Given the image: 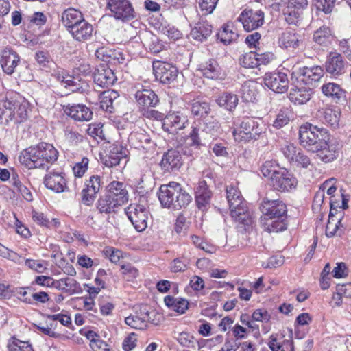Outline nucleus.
<instances>
[{
  "instance_id": "1",
  "label": "nucleus",
  "mask_w": 351,
  "mask_h": 351,
  "mask_svg": "<svg viewBox=\"0 0 351 351\" xmlns=\"http://www.w3.org/2000/svg\"><path fill=\"white\" fill-rule=\"evenodd\" d=\"M158 199L163 207L178 210L187 206L192 197L179 183L171 182L160 187Z\"/></svg>"
},
{
  "instance_id": "2",
  "label": "nucleus",
  "mask_w": 351,
  "mask_h": 351,
  "mask_svg": "<svg viewBox=\"0 0 351 351\" xmlns=\"http://www.w3.org/2000/svg\"><path fill=\"white\" fill-rule=\"evenodd\" d=\"M328 136L326 129L308 123L302 125L299 130L300 143L309 152L317 150L319 145Z\"/></svg>"
},
{
  "instance_id": "3",
  "label": "nucleus",
  "mask_w": 351,
  "mask_h": 351,
  "mask_svg": "<svg viewBox=\"0 0 351 351\" xmlns=\"http://www.w3.org/2000/svg\"><path fill=\"white\" fill-rule=\"evenodd\" d=\"M27 117V104L19 101L6 99L0 101V120L8 124L13 121L19 123Z\"/></svg>"
},
{
  "instance_id": "4",
  "label": "nucleus",
  "mask_w": 351,
  "mask_h": 351,
  "mask_svg": "<svg viewBox=\"0 0 351 351\" xmlns=\"http://www.w3.org/2000/svg\"><path fill=\"white\" fill-rule=\"evenodd\" d=\"M107 8L117 20L125 21L135 17L134 10L129 0H107Z\"/></svg>"
},
{
  "instance_id": "5",
  "label": "nucleus",
  "mask_w": 351,
  "mask_h": 351,
  "mask_svg": "<svg viewBox=\"0 0 351 351\" xmlns=\"http://www.w3.org/2000/svg\"><path fill=\"white\" fill-rule=\"evenodd\" d=\"M126 213L137 231L142 232L146 229L149 219V211L144 206L131 204L128 207Z\"/></svg>"
},
{
  "instance_id": "6",
  "label": "nucleus",
  "mask_w": 351,
  "mask_h": 351,
  "mask_svg": "<svg viewBox=\"0 0 351 351\" xmlns=\"http://www.w3.org/2000/svg\"><path fill=\"white\" fill-rule=\"evenodd\" d=\"M297 184L298 180L293 174L285 169L274 172L271 177V184L278 191H289L295 189Z\"/></svg>"
},
{
  "instance_id": "7",
  "label": "nucleus",
  "mask_w": 351,
  "mask_h": 351,
  "mask_svg": "<svg viewBox=\"0 0 351 351\" xmlns=\"http://www.w3.org/2000/svg\"><path fill=\"white\" fill-rule=\"evenodd\" d=\"M152 67L156 79L162 84H171L176 81L178 77V69L168 62L154 61Z\"/></svg>"
},
{
  "instance_id": "8",
  "label": "nucleus",
  "mask_w": 351,
  "mask_h": 351,
  "mask_svg": "<svg viewBox=\"0 0 351 351\" xmlns=\"http://www.w3.org/2000/svg\"><path fill=\"white\" fill-rule=\"evenodd\" d=\"M128 143L134 148L143 149L146 152L154 151L156 147L149 135L141 128L134 130L130 134Z\"/></svg>"
},
{
  "instance_id": "9",
  "label": "nucleus",
  "mask_w": 351,
  "mask_h": 351,
  "mask_svg": "<svg viewBox=\"0 0 351 351\" xmlns=\"http://www.w3.org/2000/svg\"><path fill=\"white\" fill-rule=\"evenodd\" d=\"M237 20L242 23L245 31L250 32L263 24L264 13L261 10H244Z\"/></svg>"
},
{
  "instance_id": "10",
  "label": "nucleus",
  "mask_w": 351,
  "mask_h": 351,
  "mask_svg": "<svg viewBox=\"0 0 351 351\" xmlns=\"http://www.w3.org/2000/svg\"><path fill=\"white\" fill-rule=\"evenodd\" d=\"M262 213L268 218L284 217L287 215V206L280 199H269L265 197L261 204Z\"/></svg>"
},
{
  "instance_id": "11",
  "label": "nucleus",
  "mask_w": 351,
  "mask_h": 351,
  "mask_svg": "<svg viewBox=\"0 0 351 351\" xmlns=\"http://www.w3.org/2000/svg\"><path fill=\"white\" fill-rule=\"evenodd\" d=\"M264 84L274 92L283 93L288 89L289 80L284 73H269L265 75Z\"/></svg>"
},
{
  "instance_id": "12",
  "label": "nucleus",
  "mask_w": 351,
  "mask_h": 351,
  "mask_svg": "<svg viewBox=\"0 0 351 351\" xmlns=\"http://www.w3.org/2000/svg\"><path fill=\"white\" fill-rule=\"evenodd\" d=\"M326 73L338 77L346 73V64L343 56L337 52L330 53L325 62Z\"/></svg>"
},
{
  "instance_id": "13",
  "label": "nucleus",
  "mask_w": 351,
  "mask_h": 351,
  "mask_svg": "<svg viewBox=\"0 0 351 351\" xmlns=\"http://www.w3.org/2000/svg\"><path fill=\"white\" fill-rule=\"evenodd\" d=\"M38 145L23 150L19 156L20 162L28 169H45L44 160H41Z\"/></svg>"
},
{
  "instance_id": "14",
  "label": "nucleus",
  "mask_w": 351,
  "mask_h": 351,
  "mask_svg": "<svg viewBox=\"0 0 351 351\" xmlns=\"http://www.w3.org/2000/svg\"><path fill=\"white\" fill-rule=\"evenodd\" d=\"M156 315L154 311L149 312L144 308L141 311L140 315H130L125 319L127 325L135 329L143 330L147 327V323L151 322L155 325L158 324L159 320L152 317V315Z\"/></svg>"
},
{
  "instance_id": "15",
  "label": "nucleus",
  "mask_w": 351,
  "mask_h": 351,
  "mask_svg": "<svg viewBox=\"0 0 351 351\" xmlns=\"http://www.w3.org/2000/svg\"><path fill=\"white\" fill-rule=\"evenodd\" d=\"M188 123L187 117L180 112L167 115L163 119L162 128L169 134H176Z\"/></svg>"
},
{
  "instance_id": "16",
  "label": "nucleus",
  "mask_w": 351,
  "mask_h": 351,
  "mask_svg": "<svg viewBox=\"0 0 351 351\" xmlns=\"http://www.w3.org/2000/svg\"><path fill=\"white\" fill-rule=\"evenodd\" d=\"M94 82L100 88H108L114 84L117 77L114 71L106 64H99L94 73Z\"/></svg>"
},
{
  "instance_id": "17",
  "label": "nucleus",
  "mask_w": 351,
  "mask_h": 351,
  "mask_svg": "<svg viewBox=\"0 0 351 351\" xmlns=\"http://www.w3.org/2000/svg\"><path fill=\"white\" fill-rule=\"evenodd\" d=\"M20 62V57L11 47H5L0 52V64L3 71L12 75Z\"/></svg>"
},
{
  "instance_id": "18",
  "label": "nucleus",
  "mask_w": 351,
  "mask_h": 351,
  "mask_svg": "<svg viewBox=\"0 0 351 351\" xmlns=\"http://www.w3.org/2000/svg\"><path fill=\"white\" fill-rule=\"evenodd\" d=\"M101 189V178L99 176H90L85 182L82 191V201L84 204L90 205L94 202L96 195Z\"/></svg>"
},
{
  "instance_id": "19",
  "label": "nucleus",
  "mask_w": 351,
  "mask_h": 351,
  "mask_svg": "<svg viewBox=\"0 0 351 351\" xmlns=\"http://www.w3.org/2000/svg\"><path fill=\"white\" fill-rule=\"evenodd\" d=\"M299 80L306 85L312 86L313 83L318 82L324 75V71L319 66L312 67L304 66L295 70Z\"/></svg>"
},
{
  "instance_id": "20",
  "label": "nucleus",
  "mask_w": 351,
  "mask_h": 351,
  "mask_svg": "<svg viewBox=\"0 0 351 351\" xmlns=\"http://www.w3.org/2000/svg\"><path fill=\"white\" fill-rule=\"evenodd\" d=\"M64 112L72 119L79 121H88L92 118L90 110L83 104H67L63 106Z\"/></svg>"
},
{
  "instance_id": "21",
  "label": "nucleus",
  "mask_w": 351,
  "mask_h": 351,
  "mask_svg": "<svg viewBox=\"0 0 351 351\" xmlns=\"http://www.w3.org/2000/svg\"><path fill=\"white\" fill-rule=\"evenodd\" d=\"M323 94L329 97L337 104L343 103L346 101V92L339 84L328 82L322 86Z\"/></svg>"
},
{
  "instance_id": "22",
  "label": "nucleus",
  "mask_w": 351,
  "mask_h": 351,
  "mask_svg": "<svg viewBox=\"0 0 351 351\" xmlns=\"http://www.w3.org/2000/svg\"><path fill=\"white\" fill-rule=\"evenodd\" d=\"M182 165V156L179 151L169 149L162 156L160 165L165 171L178 169Z\"/></svg>"
},
{
  "instance_id": "23",
  "label": "nucleus",
  "mask_w": 351,
  "mask_h": 351,
  "mask_svg": "<svg viewBox=\"0 0 351 351\" xmlns=\"http://www.w3.org/2000/svg\"><path fill=\"white\" fill-rule=\"evenodd\" d=\"M44 184L56 193H62L67 189L65 178L62 173L56 172L47 174L44 178Z\"/></svg>"
},
{
  "instance_id": "24",
  "label": "nucleus",
  "mask_w": 351,
  "mask_h": 351,
  "mask_svg": "<svg viewBox=\"0 0 351 351\" xmlns=\"http://www.w3.org/2000/svg\"><path fill=\"white\" fill-rule=\"evenodd\" d=\"M107 194L120 206L128 201V191L121 182H110L107 186Z\"/></svg>"
},
{
  "instance_id": "25",
  "label": "nucleus",
  "mask_w": 351,
  "mask_h": 351,
  "mask_svg": "<svg viewBox=\"0 0 351 351\" xmlns=\"http://www.w3.org/2000/svg\"><path fill=\"white\" fill-rule=\"evenodd\" d=\"M138 104L143 109L156 106L159 103L157 95L151 89L142 88L135 93Z\"/></svg>"
},
{
  "instance_id": "26",
  "label": "nucleus",
  "mask_w": 351,
  "mask_h": 351,
  "mask_svg": "<svg viewBox=\"0 0 351 351\" xmlns=\"http://www.w3.org/2000/svg\"><path fill=\"white\" fill-rule=\"evenodd\" d=\"M232 218L244 226H250L252 223V214L246 206V203L243 200V204L235 208H229Z\"/></svg>"
},
{
  "instance_id": "27",
  "label": "nucleus",
  "mask_w": 351,
  "mask_h": 351,
  "mask_svg": "<svg viewBox=\"0 0 351 351\" xmlns=\"http://www.w3.org/2000/svg\"><path fill=\"white\" fill-rule=\"evenodd\" d=\"M93 32V25L84 19L69 30L73 38L80 42L89 39L92 36Z\"/></svg>"
},
{
  "instance_id": "28",
  "label": "nucleus",
  "mask_w": 351,
  "mask_h": 351,
  "mask_svg": "<svg viewBox=\"0 0 351 351\" xmlns=\"http://www.w3.org/2000/svg\"><path fill=\"white\" fill-rule=\"evenodd\" d=\"M312 88L309 86H295L290 90L289 98L295 104L302 105L308 102L312 97Z\"/></svg>"
},
{
  "instance_id": "29",
  "label": "nucleus",
  "mask_w": 351,
  "mask_h": 351,
  "mask_svg": "<svg viewBox=\"0 0 351 351\" xmlns=\"http://www.w3.org/2000/svg\"><path fill=\"white\" fill-rule=\"evenodd\" d=\"M301 43V36L292 30H285L278 38L279 46L284 49H295Z\"/></svg>"
},
{
  "instance_id": "30",
  "label": "nucleus",
  "mask_w": 351,
  "mask_h": 351,
  "mask_svg": "<svg viewBox=\"0 0 351 351\" xmlns=\"http://www.w3.org/2000/svg\"><path fill=\"white\" fill-rule=\"evenodd\" d=\"M40 151L41 160H44L45 168H48L49 165L56 162L58 157V152L51 145L46 143H41L38 145Z\"/></svg>"
},
{
  "instance_id": "31",
  "label": "nucleus",
  "mask_w": 351,
  "mask_h": 351,
  "mask_svg": "<svg viewBox=\"0 0 351 351\" xmlns=\"http://www.w3.org/2000/svg\"><path fill=\"white\" fill-rule=\"evenodd\" d=\"M83 19H84L81 12L73 8L65 10L61 16L62 23L69 31Z\"/></svg>"
},
{
  "instance_id": "32",
  "label": "nucleus",
  "mask_w": 351,
  "mask_h": 351,
  "mask_svg": "<svg viewBox=\"0 0 351 351\" xmlns=\"http://www.w3.org/2000/svg\"><path fill=\"white\" fill-rule=\"evenodd\" d=\"M53 287L71 295L80 293L82 291L80 283L75 279L70 277L58 280H54Z\"/></svg>"
},
{
  "instance_id": "33",
  "label": "nucleus",
  "mask_w": 351,
  "mask_h": 351,
  "mask_svg": "<svg viewBox=\"0 0 351 351\" xmlns=\"http://www.w3.org/2000/svg\"><path fill=\"white\" fill-rule=\"evenodd\" d=\"M212 25L207 21L198 22L191 30L190 35L191 38L197 41L203 42L211 35Z\"/></svg>"
},
{
  "instance_id": "34",
  "label": "nucleus",
  "mask_w": 351,
  "mask_h": 351,
  "mask_svg": "<svg viewBox=\"0 0 351 351\" xmlns=\"http://www.w3.org/2000/svg\"><path fill=\"white\" fill-rule=\"evenodd\" d=\"M328 141L329 138H325L322 141L323 143H320L317 147V150L311 152L316 153L320 160L324 162H330L337 158V152L328 145Z\"/></svg>"
},
{
  "instance_id": "35",
  "label": "nucleus",
  "mask_w": 351,
  "mask_h": 351,
  "mask_svg": "<svg viewBox=\"0 0 351 351\" xmlns=\"http://www.w3.org/2000/svg\"><path fill=\"white\" fill-rule=\"evenodd\" d=\"M210 198L211 191L208 189L206 181L200 182L195 191V199L198 208L206 207L210 203Z\"/></svg>"
},
{
  "instance_id": "36",
  "label": "nucleus",
  "mask_w": 351,
  "mask_h": 351,
  "mask_svg": "<svg viewBox=\"0 0 351 351\" xmlns=\"http://www.w3.org/2000/svg\"><path fill=\"white\" fill-rule=\"evenodd\" d=\"M256 121V120L250 117L244 118L239 125V133H237L235 130L232 132L234 139L236 141H242L243 138L244 141H248V136L250 135L251 132L254 128Z\"/></svg>"
},
{
  "instance_id": "37",
  "label": "nucleus",
  "mask_w": 351,
  "mask_h": 351,
  "mask_svg": "<svg viewBox=\"0 0 351 351\" xmlns=\"http://www.w3.org/2000/svg\"><path fill=\"white\" fill-rule=\"evenodd\" d=\"M119 96V93L114 90L109 89L102 92L99 96L101 108L106 111L112 112L114 109V103L116 102Z\"/></svg>"
},
{
  "instance_id": "38",
  "label": "nucleus",
  "mask_w": 351,
  "mask_h": 351,
  "mask_svg": "<svg viewBox=\"0 0 351 351\" xmlns=\"http://www.w3.org/2000/svg\"><path fill=\"white\" fill-rule=\"evenodd\" d=\"M217 104L227 110L232 111L238 105L239 99L236 94L224 92L221 93L216 99Z\"/></svg>"
},
{
  "instance_id": "39",
  "label": "nucleus",
  "mask_w": 351,
  "mask_h": 351,
  "mask_svg": "<svg viewBox=\"0 0 351 351\" xmlns=\"http://www.w3.org/2000/svg\"><path fill=\"white\" fill-rule=\"evenodd\" d=\"M200 66V70L206 77L212 80L221 77V68L216 60H210L204 64H202Z\"/></svg>"
},
{
  "instance_id": "40",
  "label": "nucleus",
  "mask_w": 351,
  "mask_h": 351,
  "mask_svg": "<svg viewBox=\"0 0 351 351\" xmlns=\"http://www.w3.org/2000/svg\"><path fill=\"white\" fill-rule=\"evenodd\" d=\"M287 215L284 217L268 218L265 223V230L269 232H278L287 228Z\"/></svg>"
},
{
  "instance_id": "41",
  "label": "nucleus",
  "mask_w": 351,
  "mask_h": 351,
  "mask_svg": "<svg viewBox=\"0 0 351 351\" xmlns=\"http://www.w3.org/2000/svg\"><path fill=\"white\" fill-rule=\"evenodd\" d=\"M164 302L168 307L180 314L184 313L189 307V302L186 300L175 298L171 295L166 296L164 299Z\"/></svg>"
},
{
  "instance_id": "42",
  "label": "nucleus",
  "mask_w": 351,
  "mask_h": 351,
  "mask_svg": "<svg viewBox=\"0 0 351 351\" xmlns=\"http://www.w3.org/2000/svg\"><path fill=\"white\" fill-rule=\"evenodd\" d=\"M220 132V125L218 121L213 118H209L204 121L202 128L203 138L216 136Z\"/></svg>"
},
{
  "instance_id": "43",
  "label": "nucleus",
  "mask_w": 351,
  "mask_h": 351,
  "mask_svg": "<svg viewBox=\"0 0 351 351\" xmlns=\"http://www.w3.org/2000/svg\"><path fill=\"white\" fill-rule=\"evenodd\" d=\"M330 208L331 209L328 216V221L326 228V235L328 237L335 236L339 228V225L341 224V219L335 217L332 212V209L335 208V203L332 200L330 201Z\"/></svg>"
},
{
  "instance_id": "44",
  "label": "nucleus",
  "mask_w": 351,
  "mask_h": 351,
  "mask_svg": "<svg viewBox=\"0 0 351 351\" xmlns=\"http://www.w3.org/2000/svg\"><path fill=\"white\" fill-rule=\"evenodd\" d=\"M120 205L106 193L101 197L97 202V208L100 213H110L115 211V208Z\"/></svg>"
},
{
  "instance_id": "45",
  "label": "nucleus",
  "mask_w": 351,
  "mask_h": 351,
  "mask_svg": "<svg viewBox=\"0 0 351 351\" xmlns=\"http://www.w3.org/2000/svg\"><path fill=\"white\" fill-rule=\"evenodd\" d=\"M322 114L323 122L333 128L338 126L341 115L339 109L326 108Z\"/></svg>"
},
{
  "instance_id": "46",
  "label": "nucleus",
  "mask_w": 351,
  "mask_h": 351,
  "mask_svg": "<svg viewBox=\"0 0 351 351\" xmlns=\"http://www.w3.org/2000/svg\"><path fill=\"white\" fill-rule=\"evenodd\" d=\"M226 198L229 204V208H235L243 204V196L240 191L235 186L229 185L226 187Z\"/></svg>"
},
{
  "instance_id": "47",
  "label": "nucleus",
  "mask_w": 351,
  "mask_h": 351,
  "mask_svg": "<svg viewBox=\"0 0 351 351\" xmlns=\"http://www.w3.org/2000/svg\"><path fill=\"white\" fill-rule=\"evenodd\" d=\"M242 98L247 102H252L258 94L256 84L253 81L245 82L241 88Z\"/></svg>"
},
{
  "instance_id": "48",
  "label": "nucleus",
  "mask_w": 351,
  "mask_h": 351,
  "mask_svg": "<svg viewBox=\"0 0 351 351\" xmlns=\"http://www.w3.org/2000/svg\"><path fill=\"white\" fill-rule=\"evenodd\" d=\"M12 184L14 190L21 193L27 201L30 202L33 199L30 190L21 182L17 175L12 176Z\"/></svg>"
},
{
  "instance_id": "49",
  "label": "nucleus",
  "mask_w": 351,
  "mask_h": 351,
  "mask_svg": "<svg viewBox=\"0 0 351 351\" xmlns=\"http://www.w3.org/2000/svg\"><path fill=\"white\" fill-rule=\"evenodd\" d=\"M210 110L209 104L201 101L199 98L195 99L191 104V112L195 116L203 117L207 114Z\"/></svg>"
},
{
  "instance_id": "50",
  "label": "nucleus",
  "mask_w": 351,
  "mask_h": 351,
  "mask_svg": "<svg viewBox=\"0 0 351 351\" xmlns=\"http://www.w3.org/2000/svg\"><path fill=\"white\" fill-rule=\"evenodd\" d=\"M200 144L199 130L197 128H193L189 134L185 138L182 146L184 148L193 147L196 149L199 148Z\"/></svg>"
},
{
  "instance_id": "51",
  "label": "nucleus",
  "mask_w": 351,
  "mask_h": 351,
  "mask_svg": "<svg viewBox=\"0 0 351 351\" xmlns=\"http://www.w3.org/2000/svg\"><path fill=\"white\" fill-rule=\"evenodd\" d=\"M239 61L240 65L243 67L247 69L256 68L257 67L256 53L250 51L243 54L240 56Z\"/></svg>"
},
{
  "instance_id": "52",
  "label": "nucleus",
  "mask_w": 351,
  "mask_h": 351,
  "mask_svg": "<svg viewBox=\"0 0 351 351\" xmlns=\"http://www.w3.org/2000/svg\"><path fill=\"white\" fill-rule=\"evenodd\" d=\"M238 37V34L229 29L228 26H224L223 29L217 34V38L225 45H228Z\"/></svg>"
},
{
  "instance_id": "53",
  "label": "nucleus",
  "mask_w": 351,
  "mask_h": 351,
  "mask_svg": "<svg viewBox=\"0 0 351 351\" xmlns=\"http://www.w3.org/2000/svg\"><path fill=\"white\" fill-rule=\"evenodd\" d=\"M9 351H34L32 345L28 341H23L16 338L8 345Z\"/></svg>"
},
{
  "instance_id": "54",
  "label": "nucleus",
  "mask_w": 351,
  "mask_h": 351,
  "mask_svg": "<svg viewBox=\"0 0 351 351\" xmlns=\"http://www.w3.org/2000/svg\"><path fill=\"white\" fill-rule=\"evenodd\" d=\"M291 165L296 167H302L305 169L308 168L309 166L313 165L310 158L301 149L299 150Z\"/></svg>"
},
{
  "instance_id": "55",
  "label": "nucleus",
  "mask_w": 351,
  "mask_h": 351,
  "mask_svg": "<svg viewBox=\"0 0 351 351\" xmlns=\"http://www.w3.org/2000/svg\"><path fill=\"white\" fill-rule=\"evenodd\" d=\"M302 11L288 6L285 12V21L291 25H297L302 19Z\"/></svg>"
},
{
  "instance_id": "56",
  "label": "nucleus",
  "mask_w": 351,
  "mask_h": 351,
  "mask_svg": "<svg viewBox=\"0 0 351 351\" xmlns=\"http://www.w3.org/2000/svg\"><path fill=\"white\" fill-rule=\"evenodd\" d=\"M330 36V29L328 27L323 26L315 32L313 39L317 43L323 45L327 43Z\"/></svg>"
},
{
  "instance_id": "57",
  "label": "nucleus",
  "mask_w": 351,
  "mask_h": 351,
  "mask_svg": "<svg viewBox=\"0 0 351 351\" xmlns=\"http://www.w3.org/2000/svg\"><path fill=\"white\" fill-rule=\"evenodd\" d=\"M280 149L284 156L288 160V161L291 164L300 149L297 148L292 143H287L282 145Z\"/></svg>"
},
{
  "instance_id": "58",
  "label": "nucleus",
  "mask_w": 351,
  "mask_h": 351,
  "mask_svg": "<svg viewBox=\"0 0 351 351\" xmlns=\"http://www.w3.org/2000/svg\"><path fill=\"white\" fill-rule=\"evenodd\" d=\"M123 158L122 152L119 151L117 147H114L110 151V154L108 156V159L106 160L105 164L108 167H114L120 163V160Z\"/></svg>"
},
{
  "instance_id": "59",
  "label": "nucleus",
  "mask_w": 351,
  "mask_h": 351,
  "mask_svg": "<svg viewBox=\"0 0 351 351\" xmlns=\"http://www.w3.org/2000/svg\"><path fill=\"white\" fill-rule=\"evenodd\" d=\"M65 88L71 92H83V83L76 77L68 75V80H66Z\"/></svg>"
},
{
  "instance_id": "60",
  "label": "nucleus",
  "mask_w": 351,
  "mask_h": 351,
  "mask_svg": "<svg viewBox=\"0 0 351 351\" xmlns=\"http://www.w3.org/2000/svg\"><path fill=\"white\" fill-rule=\"evenodd\" d=\"M112 55L121 56V54L117 52V51L109 49L105 47H100L95 51L96 57L104 62L111 61Z\"/></svg>"
},
{
  "instance_id": "61",
  "label": "nucleus",
  "mask_w": 351,
  "mask_h": 351,
  "mask_svg": "<svg viewBox=\"0 0 351 351\" xmlns=\"http://www.w3.org/2000/svg\"><path fill=\"white\" fill-rule=\"evenodd\" d=\"M180 345L187 348H195L196 341L193 335L186 332H180L177 338Z\"/></svg>"
},
{
  "instance_id": "62",
  "label": "nucleus",
  "mask_w": 351,
  "mask_h": 351,
  "mask_svg": "<svg viewBox=\"0 0 351 351\" xmlns=\"http://www.w3.org/2000/svg\"><path fill=\"white\" fill-rule=\"evenodd\" d=\"M12 215L13 221H10L13 223L16 232L25 238L29 237L31 234L29 229L24 226V225L17 219L16 215L14 213H12Z\"/></svg>"
},
{
  "instance_id": "63",
  "label": "nucleus",
  "mask_w": 351,
  "mask_h": 351,
  "mask_svg": "<svg viewBox=\"0 0 351 351\" xmlns=\"http://www.w3.org/2000/svg\"><path fill=\"white\" fill-rule=\"evenodd\" d=\"M106 257L108 258L112 263H117L122 257V252L112 247H107L103 251Z\"/></svg>"
},
{
  "instance_id": "64",
  "label": "nucleus",
  "mask_w": 351,
  "mask_h": 351,
  "mask_svg": "<svg viewBox=\"0 0 351 351\" xmlns=\"http://www.w3.org/2000/svg\"><path fill=\"white\" fill-rule=\"evenodd\" d=\"M89 160L84 157L81 162H77L73 168V171L76 177L81 178L88 169Z\"/></svg>"
}]
</instances>
